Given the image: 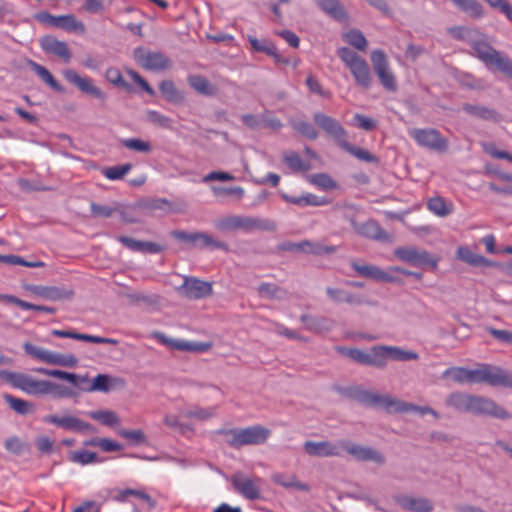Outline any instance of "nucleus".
I'll list each match as a JSON object with an SVG mask.
<instances>
[{
  "instance_id": "nucleus-21",
  "label": "nucleus",
  "mask_w": 512,
  "mask_h": 512,
  "mask_svg": "<svg viewBox=\"0 0 512 512\" xmlns=\"http://www.w3.org/2000/svg\"><path fill=\"white\" fill-rule=\"evenodd\" d=\"M42 420L45 423L53 424L65 430L76 432H85L91 428L89 423L70 414H65L63 416L46 415Z\"/></svg>"
},
{
  "instance_id": "nucleus-40",
  "label": "nucleus",
  "mask_w": 512,
  "mask_h": 512,
  "mask_svg": "<svg viewBox=\"0 0 512 512\" xmlns=\"http://www.w3.org/2000/svg\"><path fill=\"white\" fill-rule=\"evenodd\" d=\"M317 4L334 19L341 21L345 18V12L338 0H317Z\"/></svg>"
},
{
  "instance_id": "nucleus-32",
  "label": "nucleus",
  "mask_w": 512,
  "mask_h": 512,
  "mask_svg": "<svg viewBox=\"0 0 512 512\" xmlns=\"http://www.w3.org/2000/svg\"><path fill=\"white\" fill-rule=\"evenodd\" d=\"M462 109L467 114L474 116L476 118L482 119V120L499 121V119H500V115L498 114V112L489 107L473 105L470 103H464L462 106Z\"/></svg>"
},
{
  "instance_id": "nucleus-10",
  "label": "nucleus",
  "mask_w": 512,
  "mask_h": 512,
  "mask_svg": "<svg viewBox=\"0 0 512 512\" xmlns=\"http://www.w3.org/2000/svg\"><path fill=\"white\" fill-rule=\"evenodd\" d=\"M172 236L180 241L187 243L191 248L195 249H220L227 250L228 246L222 241L214 239L211 235L204 232H185L174 231Z\"/></svg>"
},
{
  "instance_id": "nucleus-3",
  "label": "nucleus",
  "mask_w": 512,
  "mask_h": 512,
  "mask_svg": "<svg viewBox=\"0 0 512 512\" xmlns=\"http://www.w3.org/2000/svg\"><path fill=\"white\" fill-rule=\"evenodd\" d=\"M227 443L234 448L245 445H259L266 442L271 431L261 425L246 428H236L225 432Z\"/></svg>"
},
{
  "instance_id": "nucleus-43",
  "label": "nucleus",
  "mask_w": 512,
  "mask_h": 512,
  "mask_svg": "<svg viewBox=\"0 0 512 512\" xmlns=\"http://www.w3.org/2000/svg\"><path fill=\"white\" fill-rule=\"evenodd\" d=\"M428 209L440 217H446L452 213L453 205L447 204L440 196L432 197L427 202Z\"/></svg>"
},
{
  "instance_id": "nucleus-55",
  "label": "nucleus",
  "mask_w": 512,
  "mask_h": 512,
  "mask_svg": "<svg viewBox=\"0 0 512 512\" xmlns=\"http://www.w3.org/2000/svg\"><path fill=\"white\" fill-rule=\"evenodd\" d=\"M398 404L395 407L396 413H404V412H419L421 415L429 414L432 412V408L429 406H417L411 403L403 402L398 400Z\"/></svg>"
},
{
  "instance_id": "nucleus-27",
  "label": "nucleus",
  "mask_w": 512,
  "mask_h": 512,
  "mask_svg": "<svg viewBox=\"0 0 512 512\" xmlns=\"http://www.w3.org/2000/svg\"><path fill=\"white\" fill-rule=\"evenodd\" d=\"M354 78L365 89L372 84L371 72L367 62L356 54H354Z\"/></svg>"
},
{
  "instance_id": "nucleus-2",
  "label": "nucleus",
  "mask_w": 512,
  "mask_h": 512,
  "mask_svg": "<svg viewBox=\"0 0 512 512\" xmlns=\"http://www.w3.org/2000/svg\"><path fill=\"white\" fill-rule=\"evenodd\" d=\"M470 46L474 51L473 55L482 61L488 69L494 68L512 79V60L507 56H502L499 51L494 49L483 34L480 39L470 40Z\"/></svg>"
},
{
  "instance_id": "nucleus-59",
  "label": "nucleus",
  "mask_w": 512,
  "mask_h": 512,
  "mask_svg": "<svg viewBox=\"0 0 512 512\" xmlns=\"http://www.w3.org/2000/svg\"><path fill=\"white\" fill-rule=\"evenodd\" d=\"M276 332L279 335L284 336L289 340H301V341L309 340V338L302 333L303 330H299V331L291 330L282 324L277 325Z\"/></svg>"
},
{
  "instance_id": "nucleus-17",
  "label": "nucleus",
  "mask_w": 512,
  "mask_h": 512,
  "mask_svg": "<svg viewBox=\"0 0 512 512\" xmlns=\"http://www.w3.org/2000/svg\"><path fill=\"white\" fill-rule=\"evenodd\" d=\"M313 119L320 128L337 141L340 147L347 152H352V146L347 141V134L337 121L323 113H315Z\"/></svg>"
},
{
  "instance_id": "nucleus-15",
  "label": "nucleus",
  "mask_w": 512,
  "mask_h": 512,
  "mask_svg": "<svg viewBox=\"0 0 512 512\" xmlns=\"http://www.w3.org/2000/svg\"><path fill=\"white\" fill-rule=\"evenodd\" d=\"M14 388L29 395H47L54 392L56 385L49 381L38 380L28 374L18 373Z\"/></svg>"
},
{
  "instance_id": "nucleus-47",
  "label": "nucleus",
  "mask_w": 512,
  "mask_h": 512,
  "mask_svg": "<svg viewBox=\"0 0 512 512\" xmlns=\"http://www.w3.org/2000/svg\"><path fill=\"white\" fill-rule=\"evenodd\" d=\"M132 169V164L127 163L123 165H117L112 167H107L103 170V175L112 181L122 179L130 170Z\"/></svg>"
},
{
  "instance_id": "nucleus-9",
  "label": "nucleus",
  "mask_w": 512,
  "mask_h": 512,
  "mask_svg": "<svg viewBox=\"0 0 512 512\" xmlns=\"http://www.w3.org/2000/svg\"><path fill=\"white\" fill-rule=\"evenodd\" d=\"M134 59L142 68L154 72L167 70L172 65L164 53L143 47L134 49Z\"/></svg>"
},
{
  "instance_id": "nucleus-14",
  "label": "nucleus",
  "mask_w": 512,
  "mask_h": 512,
  "mask_svg": "<svg viewBox=\"0 0 512 512\" xmlns=\"http://www.w3.org/2000/svg\"><path fill=\"white\" fill-rule=\"evenodd\" d=\"M410 136L418 145L437 152H445L448 149V140L441 136L434 128L413 129Z\"/></svg>"
},
{
  "instance_id": "nucleus-34",
  "label": "nucleus",
  "mask_w": 512,
  "mask_h": 512,
  "mask_svg": "<svg viewBox=\"0 0 512 512\" xmlns=\"http://www.w3.org/2000/svg\"><path fill=\"white\" fill-rule=\"evenodd\" d=\"M189 85L199 94L205 96H215L217 88L207 78L201 75H190L188 77Z\"/></svg>"
},
{
  "instance_id": "nucleus-23",
  "label": "nucleus",
  "mask_w": 512,
  "mask_h": 512,
  "mask_svg": "<svg viewBox=\"0 0 512 512\" xmlns=\"http://www.w3.org/2000/svg\"><path fill=\"white\" fill-rule=\"evenodd\" d=\"M41 48L49 54H53L65 62H69L72 54L71 51L64 41H59L55 37L46 36L40 40Z\"/></svg>"
},
{
  "instance_id": "nucleus-45",
  "label": "nucleus",
  "mask_w": 512,
  "mask_h": 512,
  "mask_svg": "<svg viewBox=\"0 0 512 512\" xmlns=\"http://www.w3.org/2000/svg\"><path fill=\"white\" fill-rule=\"evenodd\" d=\"M448 33L457 40L468 41L470 44V40H473V36H482L477 29H471L463 26H453L448 28Z\"/></svg>"
},
{
  "instance_id": "nucleus-42",
  "label": "nucleus",
  "mask_w": 512,
  "mask_h": 512,
  "mask_svg": "<svg viewBox=\"0 0 512 512\" xmlns=\"http://www.w3.org/2000/svg\"><path fill=\"white\" fill-rule=\"evenodd\" d=\"M31 68L40 77V79L53 90L57 92L63 91V87L56 81L47 68L36 62H31Z\"/></svg>"
},
{
  "instance_id": "nucleus-35",
  "label": "nucleus",
  "mask_w": 512,
  "mask_h": 512,
  "mask_svg": "<svg viewBox=\"0 0 512 512\" xmlns=\"http://www.w3.org/2000/svg\"><path fill=\"white\" fill-rule=\"evenodd\" d=\"M489 385L512 388V373L500 367L490 366Z\"/></svg>"
},
{
  "instance_id": "nucleus-19",
  "label": "nucleus",
  "mask_w": 512,
  "mask_h": 512,
  "mask_svg": "<svg viewBox=\"0 0 512 512\" xmlns=\"http://www.w3.org/2000/svg\"><path fill=\"white\" fill-rule=\"evenodd\" d=\"M354 272L361 277L371 279L376 282L396 283L399 285H403L404 283L401 278L392 276L388 272L372 264L354 263Z\"/></svg>"
},
{
  "instance_id": "nucleus-8",
  "label": "nucleus",
  "mask_w": 512,
  "mask_h": 512,
  "mask_svg": "<svg viewBox=\"0 0 512 512\" xmlns=\"http://www.w3.org/2000/svg\"><path fill=\"white\" fill-rule=\"evenodd\" d=\"M303 447L307 454L316 457L341 456L343 452L352 454V447L349 441L344 440H339L335 443L329 441H306Z\"/></svg>"
},
{
  "instance_id": "nucleus-50",
  "label": "nucleus",
  "mask_w": 512,
  "mask_h": 512,
  "mask_svg": "<svg viewBox=\"0 0 512 512\" xmlns=\"http://www.w3.org/2000/svg\"><path fill=\"white\" fill-rule=\"evenodd\" d=\"M0 262L6 263L9 265H21V266H26V267H31V268H38V267L44 266V263L41 261L28 262V261L24 260L22 257L12 255V254H10V255H1L0 254Z\"/></svg>"
},
{
  "instance_id": "nucleus-44",
  "label": "nucleus",
  "mask_w": 512,
  "mask_h": 512,
  "mask_svg": "<svg viewBox=\"0 0 512 512\" xmlns=\"http://www.w3.org/2000/svg\"><path fill=\"white\" fill-rule=\"evenodd\" d=\"M211 191H212L213 195L218 198L234 197L237 200H241L245 195V190L240 186H235V187L212 186Z\"/></svg>"
},
{
  "instance_id": "nucleus-60",
  "label": "nucleus",
  "mask_w": 512,
  "mask_h": 512,
  "mask_svg": "<svg viewBox=\"0 0 512 512\" xmlns=\"http://www.w3.org/2000/svg\"><path fill=\"white\" fill-rule=\"evenodd\" d=\"M216 414V407L209 408H196L186 413L188 418H197L200 420H207Z\"/></svg>"
},
{
  "instance_id": "nucleus-38",
  "label": "nucleus",
  "mask_w": 512,
  "mask_h": 512,
  "mask_svg": "<svg viewBox=\"0 0 512 512\" xmlns=\"http://www.w3.org/2000/svg\"><path fill=\"white\" fill-rule=\"evenodd\" d=\"M87 416L108 427H114L120 424L119 416L111 410L90 411L87 413Z\"/></svg>"
},
{
  "instance_id": "nucleus-56",
  "label": "nucleus",
  "mask_w": 512,
  "mask_h": 512,
  "mask_svg": "<svg viewBox=\"0 0 512 512\" xmlns=\"http://www.w3.org/2000/svg\"><path fill=\"white\" fill-rule=\"evenodd\" d=\"M248 40L254 51L263 52L265 54H273L275 45L267 40H259L254 36H248Z\"/></svg>"
},
{
  "instance_id": "nucleus-51",
  "label": "nucleus",
  "mask_w": 512,
  "mask_h": 512,
  "mask_svg": "<svg viewBox=\"0 0 512 512\" xmlns=\"http://www.w3.org/2000/svg\"><path fill=\"white\" fill-rule=\"evenodd\" d=\"M284 162L294 172L306 171L308 169V165L295 152L285 154Z\"/></svg>"
},
{
  "instance_id": "nucleus-12",
  "label": "nucleus",
  "mask_w": 512,
  "mask_h": 512,
  "mask_svg": "<svg viewBox=\"0 0 512 512\" xmlns=\"http://www.w3.org/2000/svg\"><path fill=\"white\" fill-rule=\"evenodd\" d=\"M354 399L367 407L383 408L386 412H395L398 400L389 395H380L362 388H354Z\"/></svg>"
},
{
  "instance_id": "nucleus-64",
  "label": "nucleus",
  "mask_w": 512,
  "mask_h": 512,
  "mask_svg": "<svg viewBox=\"0 0 512 512\" xmlns=\"http://www.w3.org/2000/svg\"><path fill=\"white\" fill-rule=\"evenodd\" d=\"M259 292L269 298H280L282 290L275 284L263 283L259 286Z\"/></svg>"
},
{
  "instance_id": "nucleus-28",
  "label": "nucleus",
  "mask_w": 512,
  "mask_h": 512,
  "mask_svg": "<svg viewBox=\"0 0 512 512\" xmlns=\"http://www.w3.org/2000/svg\"><path fill=\"white\" fill-rule=\"evenodd\" d=\"M459 259L475 267H494L495 262L485 258L482 255L472 252L467 247H459L457 250Z\"/></svg>"
},
{
  "instance_id": "nucleus-57",
  "label": "nucleus",
  "mask_w": 512,
  "mask_h": 512,
  "mask_svg": "<svg viewBox=\"0 0 512 512\" xmlns=\"http://www.w3.org/2000/svg\"><path fill=\"white\" fill-rule=\"evenodd\" d=\"M292 127L296 131L301 133L303 136H305L309 139H315L317 137V132H316L315 128L313 127V125L306 121H302V120L293 121Z\"/></svg>"
},
{
  "instance_id": "nucleus-53",
  "label": "nucleus",
  "mask_w": 512,
  "mask_h": 512,
  "mask_svg": "<svg viewBox=\"0 0 512 512\" xmlns=\"http://www.w3.org/2000/svg\"><path fill=\"white\" fill-rule=\"evenodd\" d=\"M37 372L45 374L47 376H51V377H55V378H58L61 380L68 381L69 383H71L73 385L77 384L78 377L76 374H73V373H69V372L57 370V369L48 370V369H44V368L37 369Z\"/></svg>"
},
{
  "instance_id": "nucleus-58",
  "label": "nucleus",
  "mask_w": 512,
  "mask_h": 512,
  "mask_svg": "<svg viewBox=\"0 0 512 512\" xmlns=\"http://www.w3.org/2000/svg\"><path fill=\"white\" fill-rule=\"evenodd\" d=\"M469 369L464 367H452L444 372V376H450L457 383H468Z\"/></svg>"
},
{
  "instance_id": "nucleus-48",
  "label": "nucleus",
  "mask_w": 512,
  "mask_h": 512,
  "mask_svg": "<svg viewBox=\"0 0 512 512\" xmlns=\"http://www.w3.org/2000/svg\"><path fill=\"white\" fill-rule=\"evenodd\" d=\"M61 29L65 30L67 32L83 33L85 31V26L74 15L67 14V15H62Z\"/></svg>"
},
{
  "instance_id": "nucleus-49",
  "label": "nucleus",
  "mask_w": 512,
  "mask_h": 512,
  "mask_svg": "<svg viewBox=\"0 0 512 512\" xmlns=\"http://www.w3.org/2000/svg\"><path fill=\"white\" fill-rule=\"evenodd\" d=\"M105 77H106L107 81H109L111 84H113L117 87H121V88L125 89L126 91H130L132 88L130 84H128L126 81H124L122 74L118 68H115V67L108 68L105 72Z\"/></svg>"
},
{
  "instance_id": "nucleus-54",
  "label": "nucleus",
  "mask_w": 512,
  "mask_h": 512,
  "mask_svg": "<svg viewBox=\"0 0 512 512\" xmlns=\"http://www.w3.org/2000/svg\"><path fill=\"white\" fill-rule=\"evenodd\" d=\"M118 434L122 438H124L134 444H141V443L146 442V436L141 429H134V430L121 429L118 431Z\"/></svg>"
},
{
  "instance_id": "nucleus-31",
  "label": "nucleus",
  "mask_w": 512,
  "mask_h": 512,
  "mask_svg": "<svg viewBox=\"0 0 512 512\" xmlns=\"http://www.w3.org/2000/svg\"><path fill=\"white\" fill-rule=\"evenodd\" d=\"M354 458L359 461H371L383 465L386 461L384 455L372 447L354 445Z\"/></svg>"
},
{
  "instance_id": "nucleus-26",
  "label": "nucleus",
  "mask_w": 512,
  "mask_h": 512,
  "mask_svg": "<svg viewBox=\"0 0 512 512\" xmlns=\"http://www.w3.org/2000/svg\"><path fill=\"white\" fill-rule=\"evenodd\" d=\"M129 496H134L144 501L145 503H147L149 509H154L157 505L156 501L149 494H147L144 490L141 489L127 488L115 490L112 495V499L118 503H125L127 502V498Z\"/></svg>"
},
{
  "instance_id": "nucleus-24",
  "label": "nucleus",
  "mask_w": 512,
  "mask_h": 512,
  "mask_svg": "<svg viewBox=\"0 0 512 512\" xmlns=\"http://www.w3.org/2000/svg\"><path fill=\"white\" fill-rule=\"evenodd\" d=\"M116 240L133 252L157 254L163 250V247L157 243L135 240L124 235L117 236Z\"/></svg>"
},
{
  "instance_id": "nucleus-6",
  "label": "nucleus",
  "mask_w": 512,
  "mask_h": 512,
  "mask_svg": "<svg viewBox=\"0 0 512 512\" xmlns=\"http://www.w3.org/2000/svg\"><path fill=\"white\" fill-rule=\"evenodd\" d=\"M215 227L220 231L244 230L252 231L258 229H268L269 223L259 218L232 215L218 219Z\"/></svg>"
},
{
  "instance_id": "nucleus-52",
  "label": "nucleus",
  "mask_w": 512,
  "mask_h": 512,
  "mask_svg": "<svg viewBox=\"0 0 512 512\" xmlns=\"http://www.w3.org/2000/svg\"><path fill=\"white\" fill-rule=\"evenodd\" d=\"M490 365H483L479 369L469 370L468 383L489 384Z\"/></svg>"
},
{
  "instance_id": "nucleus-37",
  "label": "nucleus",
  "mask_w": 512,
  "mask_h": 512,
  "mask_svg": "<svg viewBox=\"0 0 512 512\" xmlns=\"http://www.w3.org/2000/svg\"><path fill=\"white\" fill-rule=\"evenodd\" d=\"M159 90L164 99L172 103H181L184 100L183 93L177 89L174 82L171 80H163L159 84Z\"/></svg>"
},
{
  "instance_id": "nucleus-36",
  "label": "nucleus",
  "mask_w": 512,
  "mask_h": 512,
  "mask_svg": "<svg viewBox=\"0 0 512 512\" xmlns=\"http://www.w3.org/2000/svg\"><path fill=\"white\" fill-rule=\"evenodd\" d=\"M272 481L285 488H295L301 491H308L309 486L298 481L295 475H285L283 473H274L271 476Z\"/></svg>"
},
{
  "instance_id": "nucleus-29",
  "label": "nucleus",
  "mask_w": 512,
  "mask_h": 512,
  "mask_svg": "<svg viewBox=\"0 0 512 512\" xmlns=\"http://www.w3.org/2000/svg\"><path fill=\"white\" fill-rule=\"evenodd\" d=\"M471 394L463 392H453L446 398V405L460 413H469L471 405Z\"/></svg>"
},
{
  "instance_id": "nucleus-18",
  "label": "nucleus",
  "mask_w": 512,
  "mask_h": 512,
  "mask_svg": "<svg viewBox=\"0 0 512 512\" xmlns=\"http://www.w3.org/2000/svg\"><path fill=\"white\" fill-rule=\"evenodd\" d=\"M64 78L81 92L89 94L97 99H106V94L93 84V81L88 76H81L73 69H66L63 71Z\"/></svg>"
},
{
  "instance_id": "nucleus-30",
  "label": "nucleus",
  "mask_w": 512,
  "mask_h": 512,
  "mask_svg": "<svg viewBox=\"0 0 512 512\" xmlns=\"http://www.w3.org/2000/svg\"><path fill=\"white\" fill-rule=\"evenodd\" d=\"M52 334L55 336H58V337L73 338L76 340H83V341H88V342H93V343H108V344H113V345L118 344V341L115 339H112V338H105V337L94 336V335H89V334H81V333H76L72 330H53Z\"/></svg>"
},
{
  "instance_id": "nucleus-4",
  "label": "nucleus",
  "mask_w": 512,
  "mask_h": 512,
  "mask_svg": "<svg viewBox=\"0 0 512 512\" xmlns=\"http://www.w3.org/2000/svg\"><path fill=\"white\" fill-rule=\"evenodd\" d=\"M230 482L235 492L247 500H258L262 497L263 479L256 475H245L242 472L234 473Z\"/></svg>"
},
{
  "instance_id": "nucleus-62",
  "label": "nucleus",
  "mask_w": 512,
  "mask_h": 512,
  "mask_svg": "<svg viewBox=\"0 0 512 512\" xmlns=\"http://www.w3.org/2000/svg\"><path fill=\"white\" fill-rule=\"evenodd\" d=\"M354 157H356L360 161L367 163H374L376 165L380 163V159L376 155L360 147L354 146Z\"/></svg>"
},
{
  "instance_id": "nucleus-1",
  "label": "nucleus",
  "mask_w": 512,
  "mask_h": 512,
  "mask_svg": "<svg viewBox=\"0 0 512 512\" xmlns=\"http://www.w3.org/2000/svg\"><path fill=\"white\" fill-rule=\"evenodd\" d=\"M418 359V353L404 350L396 346L378 345L366 351L354 349V361L379 369L384 368L387 365L388 360L405 362Z\"/></svg>"
},
{
  "instance_id": "nucleus-20",
  "label": "nucleus",
  "mask_w": 512,
  "mask_h": 512,
  "mask_svg": "<svg viewBox=\"0 0 512 512\" xmlns=\"http://www.w3.org/2000/svg\"><path fill=\"white\" fill-rule=\"evenodd\" d=\"M281 248L285 251L304 252L314 255L329 254L336 251V247L334 246H326L319 242H313L309 240H303L300 242H285L282 244Z\"/></svg>"
},
{
  "instance_id": "nucleus-61",
  "label": "nucleus",
  "mask_w": 512,
  "mask_h": 512,
  "mask_svg": "<svg viewBox=\"0 0 512 512\" xmlns=\"http://www.w3.org/2000/svg\"><path fill=\"white\" fill-rule=\"evenodd\" d=\"M283 199L288 202L299 206L304 205H318L319 203L316 201V196L308 194L307 196L301 197H291L286 194L283 195Z\"/></svg>"
},
{
  "instance_id": "nucleus-5",
  "label": "nucleus",
  "mask_w": 512,
  "mask_h": 512,
  "mask_svg": "<svg viewBox=\"0 0 512 512\" xmlns=\"http://www.w3.org/2000/svg\"><path fill=\"white\" fill-rule=\"evenodd\" d=\"M370 60L373 70L379 79L380 84L388 92H396L398 85L394 73L391 71L389 61L382 50H374Z\"/></svg>"
},
{
  "instance_id": "nucleus-46",
  "label": "nucleus",
  "mask_w": 512,
  "mask_h": 512,
  "mask_svg": "<svg viewBox=\"0 0 512 512\" xmlns=\"http://www.w3.org/2000/svg\"><path fill=\"white\" fill-rule=\"evenodd\" d=\"M121 144L125 148L136 151L139 153H150L152 152V145L150 142L142 140L140 138H126L121 139Z\"/></svg>"
},
{
  "instance_id": "nucleus-63",
  "label": "nucleus",
  "mask_w": 512,
  "mask_h": 512,
  "mask_svg": "<svg viewBox=\"0 0 512 512\" xmlns=\"http://www.w3.org/2000/svg\"><path fill=\"white\" fill-rule=\"evenodd\" d=\"M354 121H356V125L365 130V131H373L377 127V121L375 119L366 117L362 114H354Z\"/></svg>"
},
{
  "instance_id": "nucleus-13",
  "label": "nucleus",
  "mask_w": 512,
  "mask_h": 512,
  "mask_svg": "<svg viewBox=\"0 0 512 512\" xmlns=\"http://www.w3.org/2000/svg\"><path fill=\"white\" fill-rule=\"evenodd\" d=\"M151 337L156 339L160 344L166 346L171 350L187 351L195 353H204L210 350L213 346L212 342H195L183 339H174L166 336L160 332H153Z\"/></svg>"
},
{
  "instance_id": "nucleus-33",
  "label": "nucleus",
  "mask_w": 512,
  "mask_h": 512,
  "mask_svg": "<svg viewBox=\"0 0 512 512\" xmlns=\"http://www.w3.org/2000/svg\"><path fill=\"white\" fill-rule=\"evenodd\" d=\"M33 292L39 297L54 301L67 299L72 295L71 291L54 286H34Z\"/></svg>"
},
{
  "instance_id": "nucleus-7",
  "label": "nucleus",
  "mask_w": 512,
  "mask_h": 512,
  "mask_svg": "<svg viewBox=\"0 0 512 512\" xmlns=\"http://www.w3.org/2000/svg\"><path fill=\"white\" fill-rule=\"evenodd\" d=\"M394 256L412 266H427L436 269L440 258L430 254L426 250H419L416 247L405 246L395 249Z\"/></svg>"
},
{
  "instance_id": "nucleus-11",
  "label": "nucleus",
  "mask_w": 512,
  "mask_h": 512,
  "mask_svg": "<svg viewBox=\"0 0 512 512\" xmlns=\"http://www.w3.org/2000/svg\"><path fill=\"white\" fill-rule=\"evenodd\" d=\"M470 414L476 416H490L493 418L505 420L510 419L512 415L494 400L483 396L472 395Z\"/></svg>"
},
{
  "instance_id": "nucleus-25",
  "label": "nucleus",
  "mask_w": 512,
  "mask_h": 512,
  "mask_svg": "<svg viewBox=\"0 0 512 512\" xmlns=\"http://www.w3.org/2000/svg\"><path fill=\"white\" fill-rule=\"evenodd\" d=\"M358 233L364 237L382 242H391L392 235L387 233L378 222L369 220L358 228Z\"/></svg>"
},
{
  "instance_id": "nucleus-39",
  "label": "nucleus",
  "mask_w": 512,
  "mask_h": 512,
  "mask_svg": "<svg viewBox=\"0 0 512 512\" xmlns=\"http://www.w3.org/2000/svg\"><path fill=\"white\" fill-rule=\"evenodd\" d=\"M68 458L71 462L80 464V465H88L92 463H99L101 460L95 452L88 450H75L70 451L68 453Z\"/></svg>"
},
{
  "instance_id": "nucleus-22",
  "label": "nucleus",
  "mask_w": 512,
  "mask_h": 512,
  "mask_svg": "<svg viewBox=\"0 0 512 512\" xmlns=\"http://www.w3.org/2000/svg\"><path fill=\"white\" fill-rule=\"evenodd\" d=\"M395 503L405 511L411 512H431L433 504L427 498H414L408 495L394 496Z\"/></svg>"
},
{
  "instance_id": "nucleus-16",
  "label": "nucleus",
  "mask_w": 512,
  "mask_h": 512,
  "mask_svg": "<svg viewBox=\"0 0 512 512\" xmlns=\"http://www.w3.org/2000/svg\"><path fill=\"white\" fill-rule=\"evenodd\" d=\"M177 293L188 299H201L212 293V284L196 277H183V282L176 288Z\"/></svg>"
},
{
  "instance_id": "nucleus-41",
  "label": "nucleus",
  "mask_w": 512,
  "mask_h": 512,
  "mask_svg": "<svg viewBox=\"0 0 512 512\" xmlns=\"http://www.w3.org/2000/svg\"><path fill=\"white\" fill-rule=\"evenodd\" d=\"M3 398L10 408L18 414L27 415L34 411V406L29 401L16 398L10 394H4Z\"/></svg>"
}]
</instances>
